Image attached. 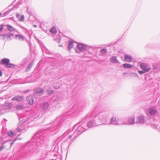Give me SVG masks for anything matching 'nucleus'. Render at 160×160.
Masks as SVG:
<instances>
[{
    "mask_svg": "<svg viewBox=\"0 0 160 160\" xmlns=\"http://www.w3.org/2000/svg\"><path fill=\"white\" fill-rule=\"evenodd\" d=\"M90 117H92V119L88 121L87 124V127L88 128L93 127L103 124V118L102 110L96 112L95 110L92 113L87 114L84 119L85 120Z\"/></svg>",
    "mask_w": 160,
    "mask_h": 160,
    "instance_id": "1",
    "label": "nucleus"
},
{
    "mask_svg": "<svg viewBox=\"0 0 160 160\" xmlns=\"http://www.w3.org/2000/svg\"><path fill=\"white\" fill-rule=\"evenodd\" d=\"M103 124L104 125H123V118H118L115 116L112 117L109 120V117L111 114V112L109 110L103 109H102Z\"/></svg>",
    "mask_w": 160,
    "mask_h": 160,
    "instance_id": "2",
    "label": "nucleus"
},
{
    "mask_svg": "<svg viewBox=\"0 0 160 160\" xmlns=\"http://www.w3.org/2000/svg\"><path fill=\"white\" fill-rule=\"evenodd\" d=\"M84 125H83V126H79L77 128V129L74 132V134L75 135L72 139V135H70L68 138L67 139V141L68 142V147L69 148L71 144L72 143L73 141L76 138L78 135L81 134L82 132L87 130V129L84 127Z\"/></svg>",
    "mask_w": 160,
    "mask_h": 160,
    "instance_id": "3",
    "label": "nucleus"
},
{
    "mask_svg": "<svg viewBox=\"0 0 160 160\" xmlns=\"http://www.w3.org/2000/svg\"><path fill=\"white\" fill-rule=\"evenodd\" d=\"M87 45L81 43L78 44L77 48L75 49L76 52L78 53H80L81 51H84L86 49Z\"/></svg>",
    "mask_w": 160,
    "mask_h": 160,
    "instance_id": "4",
    "label": "nucleus"
},
{
    "mask_svg": "<svg viewBox=\"0 0 160 160\" xmlns=\"http://www.w3.org/2000/svg\"><path fill=\"white\" fill-rule=\"evenodd\" d=\"M135 118L134 117H129L128 118L127 121L123 118V124L132 125L135 123Z\"/></svg>",
    "mask_w": 160,
    "mask_h": 160,
    "instance_id": "5",
    "label": "nucleus"
},
{
    "mask_svg": "<svg viewBox=\"0 0 160 160\" xmlns=\"http://www.w3.org/2000/svg\"><path fill=\"white\" fill-rule=\"evenodd\" d=\"M146 122L145 117V116L141 115L138 116L137 118L136 123L140 124H144Z\"/></svg>",
    "mask_w": 160,
    "mask_h": 160,
    "instance_id": "6",
    "label": "nucleus"
},
{
    "mask_svg": "<svg viewBox=\"0 0 160 160\" xmlns=\"http://www.w3.org/2000/svg\"><path fill=\"white\" fill-rule=\"evenodd\" d=\"M1 38L0 39H3L7 40L8 41L11 40L14 37V34L12 33L7 34L6 35H3L0 34Z\"/></svg>",
    "mask_w": 160,
    "mask_h": 160,
    "instance_id": "7",
    "label": "nucleus"
},
{
    "mask_svg": "<svg viewBox=\"0 0 160 160\" xmlns=\"http://www.w3.org/2000/svg\"><path fill=\"white\" fill-rule=\"evenodd\" d=\"M140 67L144 71H145L146 72L150 71L151 70V68L149 65L145 63H142L140 65Z\"/></svg>",
    "mask_w": 160,
    "mask_h": 160,
    "instance_id": "8",
    "label": "nucleus"
},
{
    "mask_svg": "<svg viewBox=\"0 0 160 160\" xmlns=\"http://www.w3.org/2000/svg\"><path fill=\"white\" fill-rule=\"evenodd\" d=\"M24 122L22 121H20L18 125V128L16 130L18 132H20L23 130L25 128Z\"/></svg>",
    "mask_w": 160,
    "mask_h": 160,
    "instance_id": "9",
    "label": "nucleus"
},
{
    "mask_svg": "<svg viewBox=\"0 0 160 160\" xmlns=\"http://www.w3.org/2000/svg\"><path fill=\"white\" fill-rule=\"evenodd\" d=\"M157 112V110L153 107L149 108L148 111V115L153 117L155 115Z\"/></svg>",
    "mask_w": 160,
    "mask_h": 160,
    "instance_id": "10",
    "label": "nucleus"
},
{
    "mask_svg": "<svg viewBox=\"0 0 160 160\" xmlns=\"http://www.w3.org/2000/svg\"><path fill=\"white\" fill-rule=\"evenodd\" d=\"M49 107V105L47 102H44L40 104V107L44 111L47 110Z\"/></svg>",
    "mask_w": 160,
    "mask_h": 160,
    "instance_id": "11",
    "label": "nucleus"
},
{
    "mask_svg": "<svg viewBox=\"0 0 160 160\" xmlns=\"http://www.w3.org/2000/svg\"><path fill=\"white\" fill-rule=\"evenodd\" d=\"M124 59L126 62H132L133 60L132 58L128 55H125L124 56Z\"/></svg>",
    "mask_w": 160,
    "mask_h": 160,
    "instance_id": "12",
    "label": "nucleus"
},
{
    "mask_svg": "<svg viewBox=\"0 0 160 160\" xmlns=\"http://www.w3.org/2000/svg\"><path fill=\"white\" fill-rule=\"evenodd\" d=\"M24 99V97L22 96H17L12 98L13 100H16L18 102L22 101Z\"/></svg>",
    "mask_w": 160,
    "mask_h": 160,
    "instance_id": "13",
    "label": "nucleus"
},
{
    "mask_svg": "<svg viewBox=\"0 0 160 160\" xmlns=\"http://www.w3.org/2000/svg\"><path fill=\"white\" fill-rule=\"evenodd\" d=\"M15 38L20 41H22L26 39V38L23 35L17 34L15 35Z\"/></svg>",
    "mask_w": 160,
    "mask_h": 160,
    "instance_id": "14",
    "label": "nucleus"
},
{
    "mask_svg": "<svg viewBox=\"0 0 160 160\" xmlns=\"http://www.w3.org/2000/svg\"><path fill=\"white\" fill-rule=\"evenodd\" d=\"M111 62L116 63L119 62V61L117 59V57L115 56H111L110 60Z\"/></svg>",
    "mask_w": 160,
    "mask_h": 160,
    "instance_id": "15",
    "label": "nucleus"
},
{
    "mask_svg": "<svg viewBox=\"0 0 160 160\" xmlns=\"http://www.w3.org/2000/svg\"><path fill=\"white\" fill-rule=\"evenodd\" d=\"M85 51H86L88 52L89 53L92 54L93 52V48L91 47H90L87 45Z\"/></svg>",
    "mask_w": 160,
    "mask_h": 160,
    "instance_id": "16",
    "label": "nucleus"
},
{
    "mask_svg": "<svg viewBox=\"0 0 160 160\" xmlns=\"http://www.w3.org/2000/svg\"><path fill=\"white\" fill-rule=\"evenodd\" d=\"M27 100L30 105H32L33 103L34 100L32 96H29L27 97Z\"/></svg>",
    "mask_w": 160,
    "mask_h": 160,
    "instance_id": "17",
    "label": "nucleus"
},
{
    "mask_svg": "<svg viewBox=\"0 0 160 160\" xmlns=\"http://www.w3.org/2000/svg\"><path fill=\"white\" fill-rule=\"evenodd\" d=\"M74 42L72 40H70L68 41V48L69 50H70L73 47Z\"/></svg>",
    "mask_w": 160,
    "mask_h": 160,
    "instance_id": "18",
    "label": "nucleus"
},
{
    "mask_svg": "<svg viewBox=\"0 0 160 160\" xmlns=\"http://www.w3.org/2000/svg\"><path fill=\"white\" fill-rule=\"evenodd\" d=\"M1 62L3 64H5L6 65L8 64L10 62L9 59L6 58H3L1 60Z\"/></svg>",
    "mask_w": 160,
    "mask_h": 160,
    "instance_id": "19",
    "label": "nucleus"
},
{
    "mask_svg": "<svg viewBox=\"0 0 160 160\" xmlns=\"http://www.w3.org/2000/svg\"><path fill=\"white\" fill-rule=\"evenodd\" d=\"M123 67L125 68L129 69L131 68L132 67V66L128 63H124L122 65Z\"/></svg>",
    "mask_w": 160,
    "mask_h": 160,
    "instance_id": "20",
    "label": "nucleus"
},
{
    "mask_svg": "<svg viewBox=\"0 0 160 160\" xmlns=\"http://www.w3.org/2000/svg\"><path fill=\"white\" fill-rule=\"evenodd\" d=\"M6 27L10 31L12 32L15 30V29L9 25H7Z\"/></svg>",
    "mask_w": 160,
    "mask_h": 160,
    "instance_id": "21",
    "label": "nucleus"
},
{
    "mask_svg": "<svg viewBox=\"0 0 160 160\" xmlns=\"http://www.w3.org/2000/svg\"><path fill=\"white\" fill-rule=\"evenodd\" d=\"M7 134L10 137H12L14 136L15 133L12 131H9L8 132Z\"/></svg>",
    "mask_w": 160,
    "mask_h": 160,
    "instance_id": "22",
    "label": "nucleus"
},
{
    "mask_svg": "<svg viewBox=\"0 0 160 160\" xmlns=\"http://www.w3.org/2000/svg\"><path fill=\"white\" fill-rule=\"evenodd\" d=\"M33 62H32V63H30L28 65L27 68L26 69V71H29L31 68Z\"/></svg>",
    "mask_w": 160,
    "mask_h": 160,
    "instance_id": "23",
    "label": "nucleus"
},
{
    "mask_svg": "<svg viewBox=\"0 0 160 160\" xmlns=\"http://www.w3.org/2000/svg\"><path fill=\"white\" fill-rule=\"evenodd\" d=\"M15 66V65L12 63H9L7 65H6V67L8 68H14Z\"/></svg>",
    "mask_w": 160,
    "mask_h": 160,
    "instance_id": "24",
    "label": "nucleus"
},
{
    "mask_svg": "<svg viewBox=\"0 0 160 160\" xmlns=\"http://www.w3.org/2000/svg\"><path fill=\"white\" fill-rule=\"evenodd\" d=\"M60 87V84L58 82H57L54 84L53 86V88L55 89H58Z\"/></svg>",
    "mask_w": 160,
    "mask_h": 160,
    "instance_id": "25",
    "label": "nucleus"
},
{
    "mask_svg": "<svg viewBox=\"0 0 160 160\" xmlns=\"http://www.w3.org/2000/svg\"><path fill=\"white\" fill-rule=\"evenodd\" d=\"M100 52L102 54V55L103 56L104 54L106 53L107 50L105 48L102 49L100 50Z\"/></svg>",
    "mask_w": 160,
    "mask_h": 160,
    "instance_id": "26",
    "label": "nucleus"
},
{
    "mask_svg": "<svg viewBox=\"0 0 160 160\" xmlns=\"http://www.w3.org/2000/svg\"><path fill=\"white\" fill-rule=\"evenodd\" d=\"M62 100V99L59 96H58L54 100V101L57 102H59Z\"/></svg>",
    "mask_w": 160,
    "mask_h": 160,
    "instance_id": "27",
    "label": "nucleus"
},
{
    "mask_svg": "<svg viewBox=\"0 0 160 160\" xmlns=\"http://www.w3.org/2000/svg\"><path fill=\"white\" fill-rule=\"evenodd\" d=\"M50 32L53 33L55 34L57 32V30L55 28L53 27L52 28L50 31Z\"/></svg>",
    "mask_w": 160,
    "mask_h": 160,
    "instance_id": "28",
    "label": "nucleus"
},
{
    "mask_svg": "<svg viewBox=\"0 0 160 160\" xmlns=\"http://www.w3.org/2000/svg\"><path fill=\"white\" fill-rule=\"evenodd\" d=\"M24 108V107L22 105H19L16 107L17 109H22Z\"/></svg>",
    "mask_w": 160,
    "mask_h": 160,
    "instance_id": "29",
    "label": "nucleus"
},
{
    "mask_svg": "<svg viewBox=\"0 0 160 160\" xmlns=\"http://www.w3.org/2000/svg\"><path fill=\"white\" fill-rule=\"evenodd\" d=\"M18 20L19 21L21 22H23L24 20V15H21L20 17L19 18Z\"/></svg>",
    "mask_w": 160,
    "mask_h": 160,
    "instance_id": "30",
    "label": "nucleus"
},
{
    "mask_svg": "<svg viewBox=\"0 0 160 160\" xmlns=\"http://www.w3.org/2000/svg\"><path fill=\"white\" fill-rule=\"evenodd\" d=\"M42 88H37L36 90V92L37 93H40L42 92Z\"/></svg>",
    "mask_w": 160,
    "mask_h": 160,
    "instance_id": "31",
    "label": "nucleus"
},
{
    "mask_svg": "<svg viewBox=\"0 0 160 160\" xmlns=\"http://www.w3.org/2000/svg\"><path fill=\"white\" fill-rule=\"evenodd\" d=\"M53 90L48 89L46 91V92L48 94H51L53 92Z\"/></svg>",
    "mask_w": 160,
    "mask_h": 160,
    "instance_id": "32",
    "label": "nucleus"
},
{
    "mask_svg": "<svg viewBox=\"0 0 160 160\" xmlns=\"http://www.w3.org/2000/svg\"><path fill=\"white\" fill-rule=\"evenodd\" d=\"M38 133H36L35 135L33 137V138H32L31 140V141H32L34 139H35L37 137H38Z\"/></svg>",
    "mask_w": 160,
    "mask_h": 160,
    "instance_id": "33",
    "label": "nucleus"
},
{
    "mask_svg": "<svg viewBox=\"0 0 160 160\" xmlns=\"http://www.w3.org/2000/svg\"><path fill=\"white\" fill-rule=\"evenodd\" d=\"M138 72V73L140 74L145 73L146 72V71H144L143 70L142 71H139Z\"/></svg>",
    "mask_w": 160,
    "mask_h": 160,
    "instance_id": "34",
    "label": "nucleus"
},
{
    "mask_svg": "<svg viewBox=\"0 0 160 160\" xmlns=\"http://www.w3.org/2000/svg\"><path fill=\"white\" fill-rule=\"evenodd\" d=\"M27 12L30 15H32V12L28 10V8H27Z\"/></svg>",
    "mask_w": 160,
    "mask_h": 160,
    "instance_id": "35",
    "label": "nucleus"
},
{
    "mask_svg": "<svg viewBox=\"0 0 160 160\" xmlns=\"http://www.w3.org/2000/svg\"><path fill=\"white\" fill-rule=\"evenodd\" d=\"M5 146L3 145H2L0 147V151H2L4 148Z\"/></svg>",
    "mask_w": 160,
    "mask_h": 160,
    "instance_id": "36",
    "label": "nucleus"
},
{
    "mask_svg": "<svg viewBox=\"0 0 160 160\" xmlns=\"http://www.w3.org/2000/svg\"><path fill=\"white\" fill-rule=\"evenodd\" d=\"M60 118H57L56 119V120L54 122V123H55V122H57L58 121H59L60 120Z\"/></svg>",
    "mask_w": 160,
    "mask_h": 160,
    "instance_id": "37",
    "label": "nucleus"
},
{
    "mask_svg": "<svg viewBox=\"0 0 160 160\" xmlns=\"http://www.w3.org/2000/svg\"><path fill=\"white\" fill-rule=\"evenodd\" d=\"M20 15L19 14H18V13H17L16 14V17L17 18H18V19L20 17Z\"/></svg>",
    "mask_w": 160,
    "mask_h": 160,
    "instance_id": "38",
    "label": "nucleus"
},
{
    "mask_svg": "<svg viewBox=\"0 0 160 160\" xmlns=\"http://www.w3.org/2000/svg\"><path fill=\"white\" fill-rule=\"evenodd\" d=\"M56 41L57 42L59 43L60 41V39H56Z\"/></svg>",
    "mask_w": 160,
    "mask_h": 160,
    "instance_id": "39",
    "label": "nucleus"
},
{
    "mask_svg": "<svg viewBox=\"0 0 160 160\" xmlns=\"http://www.w3.org/2000/svg\"><path fill=\"white\" fill-rule=\"evenodd\" d=\"M152 125L153 126L154 128H158L157 126L155 125L152 124Z\"/></svg>",
    "mask_w": 160,
    "mask_h": 160,
    "instance_id": "40",
    "label": "nucleus"
},
{
    "mask_svg": "<svg viewBox=\"0 0 160 160\" xmlns=\"http://www.w3.org/2000/svg\"><path fill=\"white\" fill-rule=\"evenodd\" d=\"M2 72L0 70V76H1L2 75Z\"/></svg>",
    "mask_w": 160,
    "mask_h": 160,
    "instance_id": "41",
    "label": "nucleus"
},
{
    "mask_svg": "<svg viewBox=\"0 0 160 160\" xmlns=\"http://www.w3.org/2000/svg\"><path fill=\"white\" fill-rule=\"evenodd\" d=\"M10 12H6L5 13H4V15H5L6 14H8Z\"/></svg>",
    "mask_w": 160,
    "mask_h": 160,
    "instance_id": "42",
    "label": "nucleus"
},
{
    "mask_svg": "<svg viewBox=\"0 0 160 160\" xmlns=\"http://www.w3.org/2000/svg\"><path fill=\"white\" fill-rule=\"evenodd\" d=\"M37 144V143H36V142H34L33 144V145H36Z\"/></svg>",
    "mask_w": 160,
    "mask_h": 160,
    "instance_id": "43",
    "label": "nucleus"
},
{
    "mask_svg": "<svg viewBox=\"0 0 160 160\" xmlns=\"http://www.w3.org/2000/svg\"><path fill=\"white\" fill-rule=\"evenodd\" d=\"M33 26H34V27H35V28H36L37 27V25H34Z\"/></svg>",
    "mask_w": 160,
    "mask_h": 160,
    "instance_id": "44",
    "label": "nucleus"
},
{
    "mask_svg": "<svg viewBox=\"0 0 160 160\" xmlns=\"http://www.w3.org/2000/svg\"><path fill=\"white\" fill-rule=\"evenodd\" d=\"M28 90H26L25 92V93H27V92H28Z\"/></svg>",
    "mask_w": 160,
    "mask_h": 160,
    "instance_id": "45",
    "label": "nucleus"
},
{
    "mask_svg": "<svg viewBox=\"0 0 160 160\" xmlns=\"http://www.w3.org/2000/svg\"><path fill=\"white\" fill-rule=\"evenodd\" d=\"M11 146L13 144V142H11Z\"/></svg>",
    "mask_w": 160,
    "mask_h": 160,
    "instance_id": "46",
    "label": "nucleus"
},
{
    "mask_svg": "<svg viewBox=\"0 0 160 160\" xmlns=\"http://www.w3.org/2000/svg\"><path fill=\"white\" fill-rule=\"evenodd\" d=\"M135 75H136V76H138V74H137L135 73Z\"/></svg>",
    "mask_w": 160,
    "mask_h": 160,
    "instance_id": "47",
    "label": "nucleus"
},
{
    "mask_svg": "<svg viewBox=\"0 0 160 160\" xmlns=\"http://www.w3.org/2000/svg\"><path fill=\"white\" fill-rule=\"evenodd\" d=\"M46 53H49V51H47L46 52Z\"/></svg>",
    "mask_w": 160,
    "mask_h": 160,
    "instance_id": "48",
    "label": "nucleus"
},
{
    "mask_svg": "<svg viewBox=\"0 0 160 160\" xmlns=\"http://www.w3.org/2000/svg\"><path fill=\"white\" fill-rule=\"evenodd\" d=\"M59 47H62V45H59Z\"/></svg>",
    "mask_w": 160,
    "mask_h": 160,
    "instance_id": "49",
    "label": "nucleus"
},
{
    "mask_svg": "<svg viewBox=\"0 0 160 160\" xmlns=\"http://www.w3.org/2000/svg\"><path fill=\"white\" fill-rule=\"evenodd\" d=\"M2 15V13H0V17H1Z\"/></svg>",
    "mask_w": 160,
    "mask_h": 160,
    "instance_id": "50",
    "label": "nucleus"
},
{
    "mask_svg": "<svg viewBox=\"0 0 160 160\" xmlns=\"http://www.w3.org/2000/svg\"><path fill=\"white\" fill-rule=\"evenodd\" d=\"M76 125H75V126H74V127H76Z\"/></svg>",
    "mask_w": 160,
    "mask_h": 160,
    "instance_id": "51",
    "label": "nucleus"
},
{
    "mask_svg": "<svg viewBox=\"0 0 160 160\" xmlns=\"http://www.w3.org/2000/svg\"><path fill=\"white\" fill-rule=\"evenodd\" d=\"M37 141H38L39 140H38L37 139Z\"/></svg>",
    "mask_w": 160,
    "mask_h": 160,
    "instance_id": "52",
    "label": "nucleus"
}]
</instances>
